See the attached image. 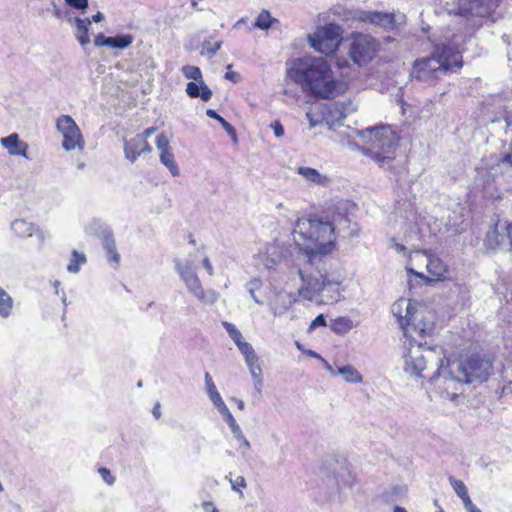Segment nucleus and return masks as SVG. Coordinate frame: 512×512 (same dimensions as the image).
Instances as JSON below:
<instances>
[{
  "instance_id": "f257e3e1",
  "label": "nucleus",
  "mask_w": 512,
  "mask_h": 512,
  "mask_svg": "<svg viewBox=\"0 0 512 512\" xmlns=\"http://www.w3.org/2000/svg\"><path fill=\"white\" fill-rule=\"evenodd\" d=\"M347 202L337 204L338 212L333 222L316 215L298 218L293 229V239L301 261L298 274L302 285L299 296L317 305L334 304L341 300L345 275L333 267L328 256L336 246L335 225L349 223Z\"/></svg>"
},
{
  "instance_id": "f03ea898",
  "label": "nucleus",
  "mask_w": 512,
  "mask_h": 512,
  "mask_svg": "<svg viewBox=\"0 0 512 512\" xmlns=\"http://www.w3.org/2000/svg\"><path fill=\"white\" fill-rule=\"evenodd\" d=\"M287 75L304 91L324 99L334 98L343 91V85L333 79L330 66L322 57L296 59Z\"/></svg>"
},
{
  "instance_id": "7ed1b4c3",
  "label": "nucleus",
  "mask_w": 512,
  "mask_h": 512,
  "mask_svg": "<svg viewBox=\"0 0 512 512\" xmlns=\"http://www.w3.org/2000/svg\"><path fill=\"white\" fill-rule=\"evenodd\" d=\"M391 311L405 338L413 335L425 337L434 330V315L417 302L405 298L398 299L393 303Z\"/></svg>"
},
{
  "instance_id": "20e7f679",
  "label": "nucleus",
  "mask_w": 512,
  "mask_h": 512,
  "mask_svg": "<svg viewBox=\"0 0 512 512\" xmlns=\"http://www.w3.org/2000/svg\"><path fill=\"white\" fill-rule=\"evenodd\" d=\"M421 338L418 335L405 338L404 347L407 352L404 354V370L411 375L430 380L431 374L428 371L443 365V357L436 349L424 347Z\"/></svg>"
},
{
  "instance_id": "39448f33",
  "label": "nucleus",
  "mask_w": 512,
  "mask_h": 512,
  "mask_svg": "<svg viewBox=\"0 0 512 512\" xmlns=\"http://www.w3.org/2000/svg\"><path fill=\"white\" fill-rule=\"evenodd\" d=\"M502 0H445L444 9L451 15L459 17L467 31L475 32L483 20L491 17Z\"/></svg>"
},
{
  "instance_id": "423d86ee",
  "label": "nucleus",
  "mask_w": 512,
  "mask_h": 512,
  "mask_svg": "<svg viewBox=\"0 0 512 512\" xmlns=\"http://www.w3.org/2000/svg\"><path fill=\"white\" fill-rule=\"evenodd\" d=\"M366 142L360 150L372 158L380 167L389 168L394 160L393 152L398 144V136L389 126L368 128L361 132Z\"/></svg>"
},
{
  "instance_id": "0eeeda50",
  "label": "nucleus",
  "mask_w": 512,
  "mask_h": 512,
  "mask_svg": "<svg viewBox=\"0 0 512 512\" xmlns=\"http://www.w3.org/2000/svg\"><path fill=\"white\" fill-rule=\"evenodd\" d=\"M460 23L464 26L465 33L460 35L453 34L451 37H445V41L437 44L431 55L428 57L431 62V67L437 69V75L439 78L445 75L452 66H462V63L459 60V54L463 50L462 44L468 36L470 40L471 35L474 32L467 31L462 20Z\"/></svg>"
},
{
  "instance_id": "6e6552de",
  "label": "nucleus",
  "mask_w": 512,
  "mask_h": 512,
  "mask_svg": "<svg viewBox=\"0 0 512 512\" xmlns=\"http://www.w3.org/2000/svg\"><path fill=\"white\" fill-rule=\"evenodd\" d=\"M453 363L460 379L466 384L485 382L493 373V362L490 357L472 355Z\"/></svg>"
},
{
  "instance_id": "1a4fd4ad",
  "label": "nucleus",
  "mask_w": 512,
  "mask_h": 512,
  "mask_svg": "<svg viewBox=\"0 0 512 512\" xmlns=\"http://www.w3.org/2000/svg\"><path fill=\"white\" fill-rule=\"evenodd\" d=\"M430 382L436 385V388L443 398L454 400L458 397L463 384H466L460 379L454 363L448 364L446 367L440 365L435 371L431 373Z\"/></svg>"
},
{
  "instance_id": "9d476101",
  "label": "nucleus",
  "mask_w": 512,
  "mask_h": 512,
  "mask_svg": "<svg viewBox=\"0 0 512 512\" xmlns=\"http://www.w3.org/2000/svg\"><path fill=\"white\" fill-rule=\"evenodd\" d=\"M342 30L336 24H329L317 29L309 36L310 46L317 52L330 55L335 52L341 41Z\"/></svg>"
},
{
  "instance_id": "9b49d317",
  "label": "nucleus",
  "mask_w": 512,
  "mask_h": 512,
  "mask_svg": "<svg viewBox=\"0 0 512 512\" xmlns=\"http://www.w3.org/2000/svg\"><path fill=\"white\" fill-rule=\"evenodd\" d=\"M57 130L63 136V149L72 151L76 148L83 149L84 139L76 122L69 115H62L56 121Z\"/></svg>"
},
{
  "instance_id": "f8f14e48",
  "label": "nucleus",
  "mask_w": 512,
  "mask_h": 512,
  "mask_svg": "<svg viewBox=\"0 0 512 512\" xmlns=\"http://www.w3.org/2000/svg\"><path fill=\"white\" fill-rule=\"evenodd\" d=\"M378 48L376 40L365 34H356L350 47V57L358 66L367 64L375 55Z\"/></svg>"
},
{
  "instance_id": "ddd939ff",
  "label": "nucleus",
  "mask_w": 512,
  "mask_h": 512,
  "mask_svg": "<svg viewBox=\"0 0 512 512\" xmlns=\"http://www.w3.org/2000/svg\"><path fill=\"white\" fill-rule=\"evenodd\" d=\"M289 254V248L282 242L267 243L257 254L258 265L264 269H275Z\"/></svg>"
},
{
  "instance_id": "4468645a",
  "label": "nucleus",
  "mask_w": 512,
  "mask_h": 512,
  "mask_svg": "<svg viewBox=\"0 0 512 512\" xmlns=\"http://www.w3.org/2000/svg\"><path fill=\"white\" fill-rule=\"evenodd\" d=\"M476 176L473 182V189L482 193L485 198H498L495 186V175L497 173H491L484 167H478L476 169Z\"/></svg>"
},
{
  "instance_id": "2eb2a0df",
  "label": "nucleus",
  "mask_w": 512,
  "mask_h": 512,
  "mask_svg": "<svg viewBox=\"0 0 512 512\" xmlns=\"http://www.w3.org/2000/svg\"><path fill=\"white\" fill-rule=\"evenodd\" d=\"M354 19L382 28H393L395 26V15L393 13L359 10L355 12Z\"/></svg>"
},
{
  "instance_id": "dca6fc26",
  "label": "nucleus",
  "mask_w": 512,
  "mask_h": 512,
  "mask_svg": "<svg viewBox=\"0 0 512 512\" xmlns=\"http://www.w3.org/2000/svg\"><path fill=\"white\" fill-rule=\"evenodd\" d=\"M431 254H428L426 251L416 250L413 252H410L408 254V261L406 264V271L408 275H414L422 280H424L426 283H431L432 279H430L428 276L424 275L421 272H418L414 269V267L427 268V263L430 259Z\"/></svg>"
},
{
  "instance_id": "f3484780",
  "label": "nucleus",
  "mask_w": 512,
  "mask_h": 512,
  "mask_svg": "<svg viewBox=\"0 0 512 512\" xmlns=\"http://www.w3.org/2000/svg\"><path fill=\"white\" fill-rule=\"evenodd\" d=\"M185 285L188 291L205 305H213L219 299V293L216 292L215 290L203 289L200 279L198 277L192 280L190 279V281L187 282Z\"/></svg>"
},
{
  "instance_id": "a211bd4d",
  "label": "nucleus",
  "mask_w": 512,
  "mask_h": 512,
  "mask_svg": "<svg viewBox=\"0 0 512 512\" xmlns=\"http://www.w3.org/2000/svg\"><path fill=\"white\" fill-rule=\"evenodd\" d=\"M223 415L224 420L228 424L233 437L240 443V449L243 456H245L251 450V444L249 440L244 435L241 427L237 424L234 416L231 414L229 408H225L224 410L219 412Z\"/></svg>"
},
{
  "instance_id": "6ab92c4d",
  "label": "nucleus",
  "mask_w": 512,
  "mask_h": 512,
  "mask_svg": "<svg viewBox=\"0 0 512 512\" xmlns=\"http://www.w3.org/2000/svg\"><path fill=\"white\" fill-rule=\"evenodd\" d=\"M134 37L131 34H119L114 37H107L102 33L95 36L96 47L107 46L119 50L128 48L133 43Z\"/></svg>"
},
{
  "instance_id": "aec40b11",
  "label": "nucleus",
  "mask_w": 512,
  "mask_h": 512,
  "mask_svg": "<svg viewBox=\"0 0 512 512\" xmlns=\"http://www.w3.org/2000/svg\"><path fill=\"white\" fill-rule=\"evenodd\" d=\"M151 150L152 148L148 142L137 135L124 143L125 157L132 163L135 162L139 156L150 153Z\"/></svg>"
},
{
  "instance_id": "412c9836",
  "label": "nucleus",
  "mask_w": 512,
  "mask_h": 512,
  "mask_svg": "<svg viewBox=\"0 0 512 512\" xmlns=\"http://www.w3.org/2000/svg\"><path fill=\"white\" fill-rule=\"evenodd\" d=\"M411 77L420 80V81H431L434 79H439L437 75V69L431 67V62L428 57H424L421 59H417L414 62Z\"/></svg>"
},
{
  "instance_id": "4be33fe9",
  "label": "nucleus",
  "mask_w": 512,
  "mask_h": 512,
  "mask_svg": "<svg viewBox=\"0 0 512 512\" xmlns=\"http://www.w3.org/2000/svg\"><path fill=\"white\" fill-rule=\"evenodd\" d=\"M1 145L7 149L8 153L13 156H24L27 158L28 144L19 139L18 134L13 133L7 137L1 138Z\"/></svg>"
},
{
  "instance_id": "5701e85b",
  "label": "nucleus",
  "mask_w": 512,
  "mask_h": 512,
  "mask_svg": "<svg viewBox=\"0 0 512 512\" xmlns=\"http://www.w3.org/2000/svg\"><path fill=\"white\" fill-rule=\"evenodd\" d=\"M426 270L432 276L429 277L430 279H432V282L444 281L447 279L446 274L448 273V268L444 264V262L437 256H430Z\"/></svg>"
},
{
  "instance_id": "b1692460",
  "label": "nucleus",
  "mask_w": 512,
  "mask_h": 512,
  "mask_svg": "<svg viewBox=\"0 0 512 512\" xmlns=\"http://www.w3.org/2000/svg\"><path fill=\"white\" fill-rule=\"evenodd\" d=\"M185 91L189 97L200 98L204 102L209 101L212 97V91L204 81L189 82Z\"/></svg>"
},
{
  "instance_id": "393cba45",
  "label": "nucleus",
  "mask_w": 512,
  "mask_h": 512,
  "mask_svg": "<svg viewBox=\"0 0 512 512\" xmlns=\"http://www.w3.org/2000/svg\"><path fill=\"white\" fill-rule=\"evenodd\" d=\"M292 303L293 299L289 294L279 292L271 302L272 313L274 316H282L291 307Z\"/></svg>"
},
{
  "instance_id": "a878e982",
  "label": "nucleus",
  "mask_w": 512,
  "mask_h": 512,
  "mask_svg": "<svg viewBox=\"0 0 512 512\" xmlns=\"http://www.w3.org/2000/svg\"><path fill=\"white\" fill-rule=\"evenodd\" d=\"M297 172L308 182L313 184L325 186L329 183V178L325 175H322L318 170L314 168L301 166L298 167Z\"/></svg>"
},
{
  "instance_id": "bb28decb",
  "label": "nucleus",
  "mask_w": 512,
  "mask_h": 512,
  "mask_svg": "<svg viewBox=\"0 0 512 512\" xmlns=\"http://www.w3.org/2000/svg\"><path fill=\"white\" fill-rule=\"evenodd\" d=\"M492 170H494L495 173L499 172L502 175L512 176V142L508 149L502 153L496 167H492Z\"/></svg>"
},
{
  "instance_id": "cd10ccee",
  "label": "nucleus",
  "mask_w": 512,
  "mask_h": 512,
  "mask_svg": "<svg viewBox=\"0 0 512 512\" xmlns=\"http://www.w3.org/2000/svg\"><path fill=\"white\" fill-rule=\"evenodd\" d=\"M205 385L207 389V393L209 396V399L211 402L215 405V407L218 409V411H222L225 408H227V405L223 401L222 397L220 396L219 392L216 389V386L210 377L209 373L205 374Z\"/></svg>"
},
{
  "instance_id": "c85d7f7f",
  "label": "nucleus",
  "mask_w": 512,
  "mask_h": 512,
  "mask_svg": "<svg viewBox=\"0 0 512 512\" xmlns=\"http://www.w3.org/2000/svg\"><path fill=\"white\" fill-rule=\"evenodd\" d=\"M74 24L76 27V38L81 46H86L90 43V38L88 36L89 26L91 24L90 18H79L76 17L74 19Z\"/></svg>"
},
{
  "instance_id": "c756f323",
  "label": "nucleus",
  "mask_w": 512,
  "mask_h": 512,
  "mask_svg": "<svg viewBox=\"0 0 512 512\" xmlns=\"http://www.w3.org/2000/svg\"><path fill=\"white\" fill-rule=\"evenodd\" d=\"M407 495L406 486H394L382 494L385 503H396L402 501Z\"/></svg>"
},
{
  "instance_id": "7c9ffc66",
  "label": "nucleus",
  "mask_w": 512,
  "mask_h": 512,
  "mask_svg": "<svg viewBox=\"0 0 512 512\" xmlns=\"http://www.w3.org/2000/svg\"><path fill=\"white\" fill-rule=\"evenodd\" d=\"M337 374L341 375L346 382L361 383L362 376L352 365L337 366Z\"/></svg>"
},
{
  "instance_id": "2f4dec72",
  "label": "nucleus",
  "mask_w": 512,
  "mask_h": 512,
  "mask_svg": "<svg viewBox=\"0 0 512 512\" xmlns=\"http://www.w3.org/2000/svg\"><path fill=\"white\" fill-rule=\"evenodd\" d=\"M274 23H278V20L273 18L269 11L262 10L253 23V27L260 30H268Z\"/></svg>"
},
{
  "instance_id": "473e14b6",
  "label": "nucleus",
  "mask_w": 512,
  "mask_h": 512,
  "mask_svg": "<svg viewBox=\"0 0 512 512\" xmlns=\"http://www.w3.org/2000/svg\"><path fill=\"white\" fill-rule=\"evenodd\" d=\"M173 262L176 272L185 284L189 282L190 279L192 280L198 277L195 269H190L189 267L181 264V259L176 258Z\"/></svg>"
},
{
  "instance_id": "72a5a7b5",
  "label": "nucleus",
  "mask_w": 512,
  "mask_h": 512,
  "mask_svg": "<svg viewBox=\"0 0 512 512\" xmlns=\"http://www.w3.org/2000/svg\"><path fill=\"white\" fill-rule=\"evenodd\" d=\"M13 308V299L11 296L0 287V316L7 318L11 315Z\"/></svg>"
},
{
  "instance_id": "f704fd0d",
  "label": "nucleus",
  "mask_w": 512,
  "mask_h": 512,
  "mask_svg": "<svg viewBox=\"0 0 512 512\" xmlns=\"http://www.w3.org/2000/svg\"><path fill=\"white\" fill-rule=\"evenodd\" d=\"M12 230L21 237H28L33 234L34 226L25 220H15L11 224Z\"/></svg>"
},
{
  "instance_id": "c9c22d12",
  "label": "nucleus",
  "mask_w": 512,
  "mask_h": 512,
  "mask_svg": "<svg viewBox=\"0 0 512 512\" xmlns=\"http://www.w3.org/2000/svg\"><path fill=\"white\" fill-rule=\"evenodd\" d=\"M160 162L170 171L173 176L179 175V167L171 150L160 153Z\"/></svg>"
},
{
  "instance_id": "e433bc0d",
  "label": "nucleus",
  "mask_w": 512,
  "mask_h": 512,
  "mask_svg": "<svg viewBox=\"0 0 512 512\" xmlns=\"http://www.w3.org/2000/svg\"><path fill=\"white\" fill-rule=\"evenodd\" d=\"M449 482L452 485L455 493L461 498L463 501L464 506L466 504H470L472 501L468 495V490L465 484L461 480H457L453 477L449 478Z\"/></svg>"
},
{
  "instance_id": "4c0bfd02",
  "label": "nucleus",
  "mask_w": 512,
  "mask_h": 512,
  "mask_svg": "<svg viewBox=\"0 0 512 512\" xmlns=\"http://www.w3.org/2000/svg\"><path fill=\"white\" fill-rule=\"evenodd\" d=\"M237 347L243 355L246 365L258 362V356L250 343L243 341L242 343H239Z\"/></svg>"
},
{
  "instance_id": "58836bf2",
  "label": "nucleus",
  "mask_w": 512,
  "mask_h": 512,
  "mask_svg": "<svg viewBox=\"0 0 512 512\" xmlns=\"http://www.w3.org/2000/svg\"><path fill=\"white\" fill-rule=\"evenodd\" d=\"M251 377L253 379L254 387L259 394H261L263 387L262 370L260 365L257 363L247 364Z\"/></svg>"
},
{
  "instance_id": "ea45409f",
  "label": "nucleus",
  "mask_w": 512,
  "mask_h": 512,
  "mask_svg": "<svg viewBox=\"0 0 512 512\" xmlns=\"http://www.w3.org/2000/svg\"><path fill=\"white\" fill-rule=\"evenodd\" d=\"M353 328L352 321L346 317L336 318L331 325V329L337 334L347 333Z\"/></svg>"
},
{
  "instance_id": "a19ab883",
  "label": "nucleus",
  "mask_w": 512,
  "mask_h": 512,
  "mask_svg": "<svg viewBox=\"0 0 512 512\" xmlns=\"http://www.w3.org/2000/svg\"><path fill=\"white\" fill-rule=\"evenodd\" d=\"M206 115L212 119H215L218 121V123H220V125L222 126V128L232 137V138H236V131H235V128L229 123L227 122L222 116H220L215 110L213 109H208L206 111Z\"/></svg>"
},
{
  "instance_id": "79ce46f5",
  "label": "nucleus",
  "mask_w": 512,
  "mask_h": 512,
  "mask_svg": "<svg viewBox=\"0 0 512 512\" xmlns=\"http://www.w3.org/2000/svg\"><path fill=\"white\" fill-rule=\"evenodd\" d=\"M231 484V489L236 492L239 496V499L244 498L243 489L247 487V482L243 476H237L235 479L231 478V473L225 476Z\"/></svg>"
},
{
  "instance_id": "37998d69",
  "label": "nucleus",
  "mask_w": 512,
  "mask_h": 512,
  "mask_svg": "<svg viewBox=\"0 0 512 512\" xmlns=\"http://www.w3.org/2000/svg\"><path fill=\"white\" fill-rule=\"evenodd\" d=\"M102 244L106 253H114V263L118 265L120 261V255L116 250V243L111 233H107L103 236Z\"/></svg>"
},
{
  "instance_id": "c03bdc74",
  "label": "nucleus",
  "mask_w": 512,
  "mask_h": 512,
  "mask_svg": "<svg viewBox=\"0 0 512 512\" xmlns=\"http://www.w3.org/2000/svg\"><path fill=\"white\" fill-rule=\"evenodd\" d=\"M262 286L263 283L258 278H253L246 284L247 291L249 292L255 303L258 305L264 304V302L256 294V292L259 291L262 288Z\"/></svg>"
},
{
  "instance_id": "a18cd8bd",
  "label": "nucleus",
  "mask_w": 512,
  "mask_h": 512,
  "mask_svg": "<svg viewBox=\"0 0 512 512\" xmlns=\"http://www.w3.org/2000/svg\"><path fill=\"white\" fill-rule=\"evenodd\" d=\"M86 262V257L84 254H79L76 250L72 252V258L70 259V263L67 266V270L70 273H77L79 271V266L82 263Z\"/></svg>"
},
{
  "instance_id": "49530a36",
  "label": "nucleus",
  "mask_w": 512,
  "mask_h": 512,
  "mask_svg": "<svg viewBox=\"0 0 512 512\" xmlns=\"http://www.w3.org/2000/svg\"><path fill=\"white\" fill-rule=\"evenodd\" d=\"M182 73L187 79H192L196 82L203 81L202 72L197 66L185 65L182 67Z\"/></svg>"
},
{
  "instance_id": "de8ad7c7",
  "label": "nucleus",
  "mask_w": 512,
  "mask_h": 512,
  "mask_svg": "<svg viewBox=\"0 0 512 512\" xmlns=\"http://www.w3.org/2000/svg\"><path fill=\"white\" fill-rule=\"evenodd\" d=\"M223 327L225 328L226 332L229 334L231 339L234 341V343L239 345V343L243 342V337L241 332L236 328V326L230 322L223 321L222 322Z\"/></svg>"
},
{
  "instance_id": "09e8293b",
  "label": "nucleus",
  "mask_w": 512,
  "mask_h": 512,
  "mask_svg": "<svg viewBox=\"0 0 512 512\" xmlns=\"http://www.w3.org/2000/svg\"><path fill=\"white\" fill-rule=\"evenodd\" d=\"M156 147L160 151V153H163L164 151H169V139L164 133H160L156 138Z\"/></svg>"
},
{
  "instance_id": "8fccbe9b",
  "label": "nucleus",
  "mask_w": 512,
  "mask_h": 512,
  "mask_svg": "<svg viewBox=\"0 0 512 512\" xmlns=\"http://www.w3.org/2000/svg\"><path fill=\"white\" fill-rule=\"evenodd\" d=\"M506 367H507V365L503 367L502 379L504 381H507L508 385L507 386H503L501 395L512 394V387H511V384H512V369H510L508 371V374H505V368Z\"/></svg>"
},
{
  "instance_id": "3c124183",
  "label": "nucleus",
  "mask_w": 512,
  "mask_h": 512,
  "mask_svg": "<svg viewBox=\"0 0 512 512\" xmlns=\"http://www.w3.org/2000/svg\"><path fill=\"white\" fill-rule=\"evenodd\" d=\"M345 472L346 474H343L341 478L338 479V484L344 487H352L355 483V476L352 475L348 468H345Z\"/></svg>"
},
{
  "instance_id": "603ef678",
  "label": "nucleus",
  "mask_w": 512,
  "mask_h": 512,
  "mask_svg": "<svg viewBox=\"0 0 512 512\" xmlns=\"http://www.w3.org/2000/svg\"><path fill=\"white\" fill-rule=\"evenodd\" d=\"M65 3L77 10L85 11L88 8V0H64Z\"/></svg>"
},
{
  "instance_id": "864d4df0",
  "label": "nucleus",
  "mask_w": 512,
  "mask_h": 512,
  "mask_svg": "<svg viewBox=\"0 0 512 512\" xmlns=\"http://www.w3.org/2000/svg\"><path fill=\"white\" fill-rule=\"evenodd\" d=\"M499 233H498V223L495 225V228L492 232H489L487 235V242L491 247H496L500 245L499 242Z\"/></svg>"
},
{
  "instance_id": "5fc2aeb1",
  "label": "nucleus",
  "mask_w": 512,
  "mask_h": 512,
  "mask_svg": "<svg viewBox=\"0 0 512 512\" xmlns=\"http://www.w3.org/2000/svg\"><path fill=\"white\" fill-rule=\"evenodd\" d=\"M99 474L101 475L102 479L109 485H112L115 481V478L112 476L111 472L107 468H100Z\"/></svg>"
},
{
  "instance_id": "6e6d98bb",
  "label": "nucleus",
  "mask_w": 512,
  "mask_h": 512,
  "mask_svg": "<svg viewBox=\"0 0 512 512\" xmlns=\"http://www.w3.org/2000/svg\"><path fill=\"white\" fill-rule=\"evenodd\" d=\"M270 127L272 128L275 136L277 138H281L284 136V127L283 125L280 123V121H274L270 124Z\"/></svg>"
},
{
  "instance_id": "4d7b16f0",
  "label": "nucleus",
  "mask_w": 512,
  "mask_h": 512,
  "mask_svg": "<svg viewBox=\"0 0 512 512\" xmlns=\"http://www.w3.org/2000/svg\"><path fill=\"white\" fill-rule=\"evenodd\" d=\"M390 247L395 249L399 254L406 255L407 248L401 243H398L395 241L394 238H391L390 240Z\"/></svg>"
},
{
  "instance_id": "13d9d810",
  "label": "nucleus",
  "mask_w": 512,
  "mask_h": 512,
  "mask_svg": "<svg viewBox=\"0 0 512 512\" xmlns=\"http://www.w3.org/2000/svg\"><path fill=\"white\" fill-rule=\"evenodd\" d=\"M319 326H326V320L325 317L320 314L318 315L310 324L309 329L313 330Z\"/></svg>"
},
{
  "instance_id": "bf43d9fd",
  "label": "nucleus",
  "mask_w": 512,
  "mask_h": 512,
  "mask_svg": "<svg viewBox=\"0 0 512 512\" xmlns=\"http://www.w3.org/2000/svg\"><path fill=\"white\" fill-rule=\"evenodd\" d=\"M155 132H156V128H154V127H150V128L145 129L141 134H138L137 136H138V137H141V138H143L145 141H147V139H148L151 135H153Z\"/></svg>"
},
{
  "instance_id": "052dcab7",
  "label": "nucleus",
  "mask_w": 512,
  "mask_h": 512,
  "mask_svg": "<svg viewBox=\"0 0 512 512\" xmlns=\"http://www.w3.org/2000/svg\"><path fill=\"white\" fill-rule=\"evenodd\" d=\"M202 263H203L204 268L207 270V273H208L210 276L214 275V269H213V266H212V264H211V262H210L209 258L205 257V258L203 259V262H202Z\"/></svg>"
},
{
  "instance_id": "680f3d73",
  "label": "nucleus",
  "mask_w": 512,
  "mask_h": 512,
  "mask_svg": "<svg viewBox=\"0 0 512 512\" xmlns=\"http://www.w3.org/2000/svg\"><path fill=\"white\" fill-rule=\"evenodd\" d=\"M321 362L323 363L325 369L332 375V376H337V367L334 368L333 366H331L324 358L321 360Z\"/></svg>"
},
{
  "instance_id": "e2e57ef3",
  "label": "nucleus",
  "mask_w": 512,
  "mask_h": 512,
  "mask_svg": "<svg viewBox=\"0 0 512 512\" xmlns=\"http://www.w3.org/2000/svg\"><path fill=\"white\" fill-rule=\"evenodd\" d=\"M202 507L205 512H219L211 502H204Z\"/></svg>"
},
{
  "instance_id": "0e129e2a",
  "label": "nucleus",
  "mask_w": 512,
  "mask_h": 512,
  "mask_svg": "<svg viewBox=\"0 0 512 512\" xmlns=\"http://www.w3.org/2000/svg\"><path fill=\"white\" fill-rule=\"evenodd\" d=\"M221 44H222L221 42H217V43L214 44L213 47L208 48L207 49L208 54H210L212 56L215 55L217 53V51L220 49Z\"/></svg>"
},
{
  "instance_id": "69168bd1",
  "label": "nucleus",
  "mask_w": 512,
  "mask_h": 512,
  "mask_svg": "<svg viewBox=\"0 0 512 512\" xmlns=\"http://www.w3.org/2000/svg\"><path fill=\"white\" fill-rule=\"evenodd\" d=\"M465 509L467 510V512H481L480 509H478L474 504L473 502L471 501L470 504H466L465 506Z\"/></svg>"
},
{
  "instance_id": "338daca9",
  "label": "nucleus",
  "mask_w": 512,
  "mask_h": 512,
  "mask_svg": "<svg viewBox=\"0 0 512 512\" xmlns=\"http://www.w3.org/2000/svg\"><path fill=\"white\" fill-rule=\"evenodd\" d=\"M91 22H101L102 20H104V15L102 12H97L95 15L92 16V18L90 19Z\"/></svg>"
},
{
  "instance_id": "774afa93",
  "label": "nucleus",
  "mask_w": 512,
  "mask_h": 512,
  "mask_svg": "<svg viewBox=\"0 0 512 512\" xmlns=\"http://www.w3.org/2000/svg\"><path fill=\"white\" fill-rule=\"evenodd\" d=\"M506 231H507V237L510 239V245L512 248V222L507 225Z\"/></svg>"
}]
</instances>
